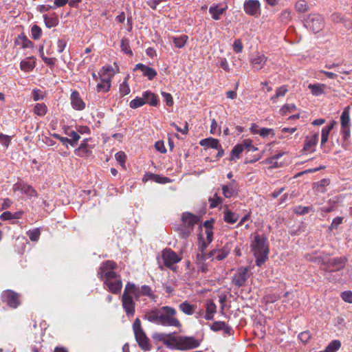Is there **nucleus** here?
<instances>
[{
  "label": "nucleus",
  "mask_w": 352,
  "mask_h": 352,
  "mask_svg": "<svg viewBox=\"0 0 352 352\" xmlns=\"http://www.w3.org/2000/svg\"><path fill=\"white\" fill-rule=\"evenodd\" d=\"M66 134L70 138H69V144L72 146H76L78 141L80 138V135L73 130L67 131Z\"/></svg>",
  "instance_id": "obj_37"
},
{
  "label": "nucleus",
  "mask_w": 352,
  "mask_h": 352,
  "mask_svg": "<svg viewBox=\"0 0 352 352\" xmlns=\"http://www.w3.org/2000/svg\"><path fill=\"white\" fill-rule=\"evenodd\" d=\"M243 151V148L240 144L234 146L231 151L230 160H235L236 159H239L240 157L241 153Z\"/></svg>",
  "instance_id": "obj_40"
},
{
  "label": "nucleus",
  "mask_w": 352,
  "mask_h": 352,
  "mask_svg": "<svg viewBox=\"0 0 352 352\" xmlns=\"http://www.w3.org/2000/svg\"><path fill=\"white\" fill-rule=\"evenodd\" d=\"M135 340L142 350L150 351L152 345L144 331H134Z\"/></svg>",
  "instance_id": "obj_15"
},
{
  "label": "nucleus",
  "mask_w": 352,
  "mask_h": 352,
  "mask_svg": "<svg viewBox=\"0 0 352 352\" xmlns=\"http://www.w3.org/2000/svg\"><path fill=\"white\" fill-rule=\"evenodd\" d=\"M127 80L128 77H126L124 81L120 85L119 90L120 95L122 96L128 95L131 91Z\"/></svg>",
  "instance_id": "obj_46"
},
{
  "label": "nucleus",
  "mask_w": 352,
  "mask_h": 352,
  "mask_svg": "<svg viewBox=\"0 0 352 352\" xmlns=\"http://www.w3.org/2000/svg\"><path fill=\"white\" fill-rule=\"evenodd\" d=\"M161 324L166 327L181 328L182 324L177 318V311L172 307L164 306L161 307Z\"/></svg>",
  "instance_id": "obj_4"
},
{
  "label": "nucleus",
  "mask_w": 352,
  "mask_h": 352,
  "mask_svg": "<svg viewBox=\"0 0 352 352\" xmlns=\"http://www.w3.org/2000/svg\"><path fill=\"white\" fill-rule=\"evenodd\" d=\"M350 107H346L340 116L341 129L340 132L344 140L350 137Z\"/></svg>",
  "instance_id": "obj_8"
},
{
  "label": "nucleus",
  "mask_w": 352,
  "mask_h": 352,
  "mask_svg": "<svg viewBox=\"0 0 352 352\" xmlns=\"http://www.w3.org/2000/svg\"><path fill=\"white\" fill-rule=\"evenodd\" d=\"M104 287L107 288L110 292L117 294L121 292L122 283L120 276L115 278L104 280Z\"/></svg>",
  "instance_id": "obj_13"
},
{
  "label": "nucleus",
  "mask_w": 352,
  "mask_h": 352,
  "mask_svg": "<svg viewBox=\"0 0 352 352\" xmlns=\"http://www.w3.org/2000/svg\"><path fill=\"white\" fill-rule=\"evenodd\" d=\"M243 49V43L241 39H236L233 43V50L236 53H241Z\"/></svg>",
  "instance_id": "obj_58"
},
{
  "label": "nucleus",
  "mask_w": 352,
  "mask_h": 352,
  "mask_svg": "<svg viewBox=\"0 0 352 352\" xmlns=\"http://www.w3.org/2000/svg\"><path fill=\"white\" fill-rule=\"evenodd\" d=\"M268 58L263 54L257 53L253 56L250 62L255 70H261L265 66Z\"/></svg>",
  "instance_id": "obj_18"
},
{
  "label": "nucleus",
  "mask_w": 352,
  "mask_h": 352,
  "mask_svg": "<svg viewBox=\"0 0 352 352\" xmlns=\"http://www.w3.org/2000/svg\"><path fill=\"white\" fill-rule=\"evenodd\" d=\"M305 26L314 33L320 32L324 27V20L319 14H311L305 20Z\"/></svg>",
  "instance_id": "obj_5"
},
{
  "label": "nucleus",
  "mask_w": 352,
  "mask_h": 352,
  "mask_svg": "<svg viewBox=\"0 0 352 352\" xmlns=\"http://www.w3.org/2000/svg\"><path fill=\"white\" fill-rule=\"evenodd\" d=\"M144 103L153 107H156L159 104L158 96L151 91H145L142 93Z\"/></svg>",
  "instance_id": "obj_23"
},
{
  "label": "nucleus",
  "mask_w": 352,
  "mask_h": 352,
  "mask_svg": "<svg viewBox=\"0 0 352 352\" xmlns=\"http://www.w3.org/2000/svg\"><path fill=\"white\" fill-rule=\"evenodd\" d=\"M295 8L298 12H305L308 10L309 6L305 0H298L295 4Z\"/></svg>",
  "instance_id": "obj_45"
},
{
  "label": "nucleus",
  "mask_w": 352,
  "mask_h": 352,
  "mask_svg": "<svg viewBox=\"0 0 352 352\" xmlns=\"http://www.w3.org/2000/svg\"><path fill=\"white\" fill-rule=\"evenodd\" d=\"M144 104H145V103L143 99V96L142 95L141 97L137 96L135 98L132 100L129 103V107L131 109H135L142 107Z\"/></svg>",
  "instance_id": "obj_44"
},
{
  "label": "nucleus",
  "mask_w": 352,
  "mask_h": 352,
  "mask_svg": "<svg viewBox=\"0 0 352 352\" xmlns=\"http://www.w3.org/2000/svg\"><path fill=\"white\" fill-rule=\"evenodd\" d=\"M47 107L43 103H37L34 108V113L39 116H43L47 113Z\"/></svg>",
  "instance_id": "obj_43"
},
{
  "label": "nucleus",
  "mask_w": 352,
  "mask_h": 352,
  "mask_svg": "<svg viewBox=\"0 0 352 352\" xmlns=\"http://www.w3.org/2000/svg\"><path fill=\"white\" fill-rule=\"evenodd\" d=\"M135 69L140 70L143 73V75L146 76L150 80H153L157 76V72L153 68L142 63L137 64Z\"/></svg>",
  "instance_id": "obj_22"
},
{
  "label": "nucleus",
  "mask_w": 352,
  "mask_h": 352,
  "mask_svg": "<svg viewBox=\"0 0 352 352\" xmlns=\"http://www.w3.org/2000/svg\"><path fill=\"white\" fill-rule=\"evenodd\" d=\"M331 21L336 23H343L344 22V16L338 13V12H334L330 16Z\"/></svg>",
  "instance_id": "obj_56"
},
{
  "label": "nucleus",
  "mask_w": 352,
  "mask_h": 352,
  "mask_svg": "<svg viewBox=\"0 0 352 352\" xmlns=\"http://www.w3.org/2000/svg\"><path fill=\"white\" fill-rule=\"evenodd\" d=\"M115 157L116 160L120 164L122 167L125 166L126 155L124 152H118L116 154Z\"/></svg>",
  "instance_id": "obj_59"
},
{
  "label": "nucleus",
  "mask_w": 352,
  "mask_h": 352,
  "mask_svg": "<svg viewBox=\"0 0 352 352\" xmlns=\"http://www.w3.org/2000/svg\"><path fill=\"white\" fill-rule=\"evenodd\" d=\"M137 288L133 283H128L126 285L124 292L129 294V295H136Z\"/></svg>",
  "instance_id": "obj_57"
},
{
  "label": "nucleus",
  "mask_w": 352,
  "mask_h": 352,
  "mask_svg": "<svg viewBox=\"0 0 352 352\" xmlns=\"http://www.w3.org/2000/svg\"><path fill=\"white\" fill-rule=\"evenodd\" d=\"M27 235L32 241H38L40 238L41 231L38 228L30 230L27 232Z\"/></svg>",
  "instance_id": "obj_48"
},
{
  "label": "nucleus",
  "mask_w": 352,
  "mask_h": 352,
  "mask_svg": "<svg viewBox=\"0 0 352 352\" xmlns=\"http://www.w3.org/2000/svg\"><path fill=\"white\" fill-rule=\"evenodd\" d=\"M162 96L164 98V100L168 106H169V107L173 106V99L172 96L170 94L162 91Z\"/></svg>",
  "instance_id": "obj_63"
},
{
  "label": "nucleus",
  "mask_w": 352,
  "mask_h": 352,
  "mask_svg": "<svg viewBox=\"0 0 352 352\" xmlns=\"http://www.w3.org/2000/svg\"><path fill=\"white\" fill-rule=\"evenodd\" d=\"M117 267L116 263L113 261H107L102 263L98 272V277L103 281L115 278L118 275L113 272Z\"/></svg>",
  "instance_id": "obj_6"
},
{
  "label": "nucleus",
  "mask_w": 352,
  "mask_h": 352,
  "mask_svg": "<svg viewBox=\"0 0 352 352\" xmlns=\"http://www.w3.org/2000/svg\"><path fill=\"white\" fill-rule=\"evenodd\" d=\"M1 300L11 308L15 309L20 305L19 295L16 292L7 289L1 295Z\"/></svg>",
  "instance_id": "obj_9"
},
{
  "label": "nucleus",
  "mask_w": 352,
  "mask_h": 352,
  "mask_svg": "<svg viewBox=\"0 0 352 352\" xmlns=\"http://www.w3.org/2000/svg\"><path fill=\"white\" fill-rule=\"evenodd\" d=\"M161 308L154 309L144 314V318L151 322L161 324Z\"/></svg>",
  "instance_id": "obj_20"
},
{
  "label": "nucleus",
  "mask_w": 352,
  "mask_h": 352,
  "mask_svg": "<svg viewBox=\"0 0 352 352\" xmlns=\"http://www.w3.org/2000/svg\"><path fill=\"white\" fill-rule=\"evenodd\" d=\"M182 224L178 228V230L180 236L186 239L193 230L194 226L199 222V218L190 212H186L182 214Z\"/></svg>",
  "instance_id": "obj_3"
},
{
  "label": "nucleus",
  "mask_w": 352,
  "mask_h": 352,
  "mask_svg": "<svg viewBox=\"0 0 352 352\" xmlns=\"http://www.w3.org/2000/svg\"><path fill=\"white\" fill-rule=\"evenodd\" d=\"M288 91V89L287 88V86L285 85H283L278 88L276 89V94L274 96H273L272 98H271V100L273 102H276V100L279 98V97H283L284 96L286 93Z\"/></svg>",
  "instance_id": "obj_39"
},
{
  "label": "nucleus",
  "mask_w": 352,
  "mask_h": 352,
  "mask_svg": "<svg viewBox=\"0 0 352 352\" xmlns=\"http://www.w3.org/2000/svg\"><path fill=\"white\" fill-rule=\"evenodd\" d=\"M116 74L114 69L111 66H105L103 67L102 69L99 72V75L100 77L103 76H106L109 77V80L111 81L112 76Z\"/></svg>",
  "instance_id": "obj_42"
},
{
  "label": "nucleus",
  "mask_w": 352,
  "mask_h": 352,
  "mask_svg": "<svg viewBox=\"0 0 352 352\" xmlns=\"http://www.w3.org/2000/svg\"><path fill=\"white\" fill-rule=\"evenodd\" d=\"M296 109V107L294 104H286L282 107L280 111L282 115H285L287 113L293 112Z\"/></svg>",
  "instance_id": "obj_51"
},
{
  "label": "nucleus",
  "mask_w": 352,
  "mask_h": 352,
  "mask_svg": "<svg viewBox=\"0 0 352 352\" xmlns=\"http://www.w3.org/2000/svg\"><path fill=\"white\" fill-rule=\"evenodd\" d=\"M87 139H85L78 148L76 149L75 153L76 155L86 157L90 154L92 148L87 144Z\"/></svg>",
  "instance_id": "obj_24"
},
{
  "label": "nucleus",
  "mask_w": 352,
  "mask_h": 352,
  "mask_svg": "<svg viewBox=\"0 0 352 352\" xmlns=\"http://www.w3.org/2000/svg\"><path fill=\"white\" fill-rule=\"evenodd\" d=\"M343 218L341 217H337L334 218L331 222V224L329 227V230L332 231L334 229H337L338 226L342 223Z\"/></svg>",
  "instance_id": "obj_55"
},
{
  "label": "nucleus",
  "mask_w": 352,
  "mask_h": 352,
  "mask_svg": "<svg viewBox=\"0 0 352 352\" xmlns=\"http://www.w3.org/2000/svg\"><path fill=\"white\" fill-rule=\"evenodd\" d=\"M347 262L346 256H340L331 258L327 262V267L331 271H338L343 269Z\"/></svg>",
  "instance_id": "obj_17"
},
{
  "label": "nucleus",
  "mask_w": 352,
  "mask_h": 352,
  "mask_svg": "<svg viewBox=\"0 0 352 352\" xmlns=\"http://www.w3.org/2000/svg\"><path fill=\"white\" fill-rule=\"evenodd\" d=\"M260 3L258 0H248L243 8L246 14L250 16H257L261 13Z\"/></svg>",
  "instance_id": "obj_14"
},
{
  "label": "nucleus",
  "mask_w": 352,
  "mask_h": 352,
  "mask_svg": "<svg viewBox=\"0 0 352 352\" xmlns=\"http://www.w3.org/2000/svg\"><path fill=\"white\" fill-rule=\"evenodd\" d=\"M225 10L226 8H219L218 6H212L209 8V12L214 20L220 19L221 15Z\"/></svg>",
  "instance_id": "obj_36"
},
{
  "label": "nucleus",
  "mask_w": 352,
  "mask_h": 352,
  "mask_svg": "<svg viewBox=\"0 0 352 352\" xmlns=\"http://www.w3.org/2000/svg\"><path fill=\"white\" fill-rule=\"evenodd\" d=\"M252 249L256 265L261 266L268 258L269 248L266 239L256 234L252 243Z\"/></svg>",
  "instance_id": "obj_2"
},
{
  "label": "nucleus",
  "mask_w": 352,
  "mask_h": 352,
  "mask_svg": "<svg viewBox=\"0 0 352 352\" xmlns=\"http://www.w3.org/2000/svg\"><path fill=\"white\" fill-rule=\"evenodd\" d=\"M162 258L164 265L168 269L175 271V264L179 263L182 260V256L178 255L170 248H165L162 252Z\"/></svg>",
  "instance_id": "obj_7"
},
{
  "label": "nucleus",
  "mask_w": 352,
  "mask_h": 352,
  "mask_svg": "<svg viewBox=\"0 0 352 352\" xmlns=\"http://www.w3.org/2000/svg\"><path fill=\"white\" fill-rule=\"evenodd\" d=\"M249 271L248 267L239 268L232 276V283L239 287L244 286L250 276Z\"/></svg>",
  "instance_id": "obj_10"
},
{
  "label": "nucleus",
  "mask_w": 352,
  "mask_h": 352,
  "mask_svg": "<svg viewBox=\"0 0 352 352\" xmlns=\"http://www.w3.org/2000/svg\"><path fill=\"white\" fill-rule=\"evenodd\" d=\"M341 346L340 341L338 340H333L331 342L328 346L325 348V352H336L340 349Z\"/></svg>",
  "instance_id": "obj_41"
},
{
  "label": "nucleus",
  "mask_w": 352,
  "mask_h": 352,
  "mask_svg": "<svg viewBox=\"0 0 352 352\" xmlns=\"http://www.w3.org/2000/svg\"><path fill=\"white\" fill-rule=\"evenodd\" d=\"M223 219L227 223H234L239 219V215L229 210H226L224 211Z\"/></svg>",
  "instance_id": "obj_35"
},
{
  "label": "nucleus",
  "mask_w": 352,
  "mask_h": 352,
  "mask_svg": "<svg viewBox=\"0 0 352 352\" xmlns=\"http://www.w3.org/2000/svg\"><path fill=\"white\" fill-rule=\"evenodd\" d=\"M45 24L47 28H51L58 25V20L56 18L48 17L46 14L43 16Z\"/></svg>",
  "instance_id": "obj_50"
},
{
  "label": "nucleus",
  "mask_w": 352,
  "mask_h": 352,
  "mask_svg": "<svg viewBox=\"0 0 352 352\" xmlns=\"http://www.w3.org/2000/svg\"><path fill=\"white\" fill-rule=\"evenodd\" d=\"M148 177L151 179L159 184H166L169 183L170 182V179L168 177H162L156 174L151 173L148 175Z\"/></svg>",
  "instance_id": "obj_47"
},
{
  "label": "nucleus",
  "mask_w": 352,
  "mask_h": 352,
  "mask_svg": "<svg viewBox=\"0 0 352 352\" xmlns=\"http://www.w3.org/2000/svg\"><path fill=\"white\" fill-rule=\"evenodd\" d=\"M342 299L348 303H352V292L351 291H345L341 294Z\"/></svg>",
  "instance_id": "obj_60"
},
{
  "label": "nucleus",
  "mask_w": 352,
  "mask_h": 352,
  "mask_svg": "<svg viewBox=\"0 0 352 352\" xmlns=\"http://www.w3.org/2000/svg\"><path fill=\"white\" fill-rule=\"evenodd\" d=\"M100 80L102 82L98 84V91H102L104 92L108 91L111 87V81L109 80V77L103 76L102 77H100Z\"/></svg>",
  "instance_id": "obj_34"
},
{
  "label": "nucleus",
  "mask_w": 352,
  "mask_h": 352,
  "mask_svg": "<svg viewBox=\"0 0 352 352\" xmlns=\"http://www.w3.org/2000/svg\"><path fill=\"white\" fill-rule=\"evenodd\" d=\"M188 36L183 34L177 37H173V41L175 45L178 48H182L188 41Z\"/></svg>",
  "instance_id": "obj_38"
},
{
  "label": "nucleus",
  "mask_w": 352,
  "mask_h": 352,
  "mask_svg": "<svg viewBox=\"0 0 352 352\" xmlns=\"http://www.w3.org/2000/svg\"><path fill=\"white\" fill-rule=\"evenodd\" d=\"M12 190L14 192L19 191L21 194H25L27 197H36L38 194L36 190L30 185L26 183L19 181L14 184L12 187Z\"/></svg>",
  "instance_id": "obj_12"
},
{
  "label": "nucleus",
  "mask_w": 352,
  "mask_h": 352,
  "mask_svg": "<svg viewBox=\"0 0 352 352\" xmlns=\"http://www.w3.org/2000/svg\"><path fill=\"white\" fill-rule=\"evenodd\" d=\"M217 306L212 300H208L206 304V320H212L214 314L216 313Z\"/></svg>",
  "instance_id": "obj_27"
},
{
  "label": "nucleus",
  "mask_w": 352,
  "mask_h": 352,
  "mask_svg": "<svg viewBox=\"0 0 352 352\" xmlns=\"http://www.w3.org/2000/svg\"><path fill=\"white\" fill-rule=\"evenodd\" d=\"M243 148V150H247L248 151H251V146H252V140L250 139H245L240 144Z\"/></svg>",
  "instance_id": "obj_64"
},
{
  "label": "nucleus",
  "mask_w": 352,
  "mask_h": 352,
  "mask_svg": "<svg viewBox=\"0 0 352 352\" xmlns=\"http://www.w3.org/2000/svg\"><path fill=\"white\" fill-rule=\"evenodd\" d=\"M71 104L72 107L78 111L83 110L85 107V104L80 97V95L78 91H74L71 94Z\"/></svg>",
  "instance_id": "obj_19"
},
{
  "label": "nucleus",
  "mask_w": 352,
  "mask_h": 352,
  "mask_svg": "<svg viewBox=\"0 0 352 352\" xmlns=\"http://www.w3.org/2000/svg\"><path fill=\"white\" fill-rule=\"evenodd\" d=\"M229 327L226 325L224 322H215L211 327V330H229Z\"/></svg>",
  "instance_id": "obj_53"
},
{
  "label": "nucleus",
  "mask_w": 352,
  "mask_h": 352,
  "mask_svg": "<svg viewBox=\"0 0 352 352\" xmlns=\"http://www.w3.org/2000/svg\"><path fill=\"white\" fill-rule=\"evenodd\" d=\"M141 293L144 296H147L148 297H153V294L152 292L151 288L148 285H142L141 287Z\"/></svg>",
  "instance_id": "obj_62"
},
{
  "label": "nucleus",
  "mask_w": 352,
  "mask_h": 352,
  "mask_svg": "<svg viewBox=\"0 0 352 352\" xmlns=\"http://www.w3.org/2000/svg\"><path fill=\"white\" fill-rule=\"evenodd\" d=\"M319 140V135L315 133L310 137H307L305 141L303 149L308 153H313L315 151V146Z\"/></svg>",
  "instance_id": "obj_21"
},
{
  "label": "nucleus",
  "mask_w": 352,
  "mask_h": 352,
  "mask_svg": "<svg viewBox=\"0 0 352 352\" xmlns=\"http://www.w3.org/2000/svg\"><path fill=\"white\" fill-rule=\"evenodd\" d=\"M22 214H23L22 211H18V212H16L14 213H12L10 211H6L0 215V219L2 221L17 219H20L21 217Z\"/></svg>",
  "instance_id": "obj_32"
},
{
  "label": "nucleus",
  "mask_w": 352,
  "mask_h": 352,
  "mask_svg": "<svg viewBox=\"0 0 352 352\" xmlns=\"http://www.w3.org/2000/svg\"><path fill=\"white\" fill-rule=\"evenodd\" d=\"M298 338L303 343H306L310 339L311 336L309 334V331H301L298 336Z\"/></svg>",
  "instance_id": "obj_61"
},
{
  "label": "nucleus",
  "mask_w": 352,
  "mask_h": 352,
  "mask_svg": "<svg viewBox=\"0 0 352 352\" xmlns=\"http://www.w3.org/2000/svg\"><path fill=\"white\" fill-rule=\"evenodd\" d=\"M222 198L219 197L217 193L214 194L213 197H210L208 199V201L210 203V207L211 208H214L217 207L219 204L222 203Z\"/></svg>",
  "instance_id": "obj_49"
},
{
  "label": "nucleus",
  "mask_w": 352,
  "mask_h": 352,
  "mask_svg": "<svg viewBox=\"0 0 352 352\" xmlns=\"http://www.w3.org/2000/svg\"><path fill=\"white\" fill-rule=\"evenodd\" d=\"M336 122H332L330 124L322 128L321 133V145H324L327 142L329 133L333 128Z\"/></svg>",
  "instance_id": "obj_33"
},
{
  "label": "nucleus",
  "mask_w": 352,
  "mask_h": 352,
  "mask_svg": "<svg viewBox=\"0 0 352 352\" xmlns=\"http://www.w3.org/2000/svg\"><path fill=\"white\" fill-rule=\"evenodd\" d=\"M199 144L205 148H212L214 149L221 148V144L217 139L213 138H208L201 140Z\"/></svg>",
  "instance_id": "obj_26"
},
{
  "label": "nucleus",
  "mask_w": 352,
  "mask_h": 352,
  "mask_svg": "<svg viewBox=\"0 0 352 352\" xmlns=\"http://www.w3.org/2000/svg\"><path fill=\"white\" fill-rule=\"evenodd\" d=\"M308 88L311 94L315 96H319L324 94L325 85L324 84H309Z\"/></svg>",
  "instance_id": "obj_30"
},
{
  "label": "nucleus",
  "mask_w": 352,
  "mask_h": 352,
  "mask_svg": "<svg viewBox=\"0 0 352 352\" xmlns=\"http://www.w3.org/2000/svg\"><path fill=\"white\" fill-rule=\"evenodd\" d=\"M122 307L128 316H133L135 313V302L132 296L124 292L122 296Z\"/></svg>",
  "instance_id": "obj_16"
},
{
  "label": "nucleus",
  "mask_w": 352,
  "mask_h": 352,
  "mask_svg": "<svg viewBox=\"0 0 352 352\" xmlns=\"http://www.w3.org/2000/svg\"><path fill=\"white\" fill-rule=\"evenodd\" d=\"M258 134L263 138H267L270 135H271L272 137H274L275 135L274 130L272 129L269 128L261 129Z\"/></svg>",
  "instance_id": "obj_54"
},
{
  "label": "nucleus",
  "mask_w": 352,
  "mask_h": 352,
  "mask_svg": "<svg viewBox=\"0 0 352 352\" xmlns=\"http://www.w3.org/2000/svg\"><path fill=\"white\" fill-rule=\"evenodd\" d=\"M230 252V248H229L227 243L221 249H214L209 253L204 256V260L211 259V261H222L226 258Z\"/></svg>",
  "instance_id": "obj_11"
},
{
  "label": "nucleus",
  "mask_w": 352,
  "mask_h": 352,
  "mask_svg": "<svg viewBox=\"0 0 352 352\" xmlns=\"http://www.w3.org/2000/svg\"><path fill=\"white\" fill-rule=\"evenodd\" d=\"M153 339L162 342L168 348L179 351H188L199 346L201 340L192 336H178L173 333L168 334L155 333Z\"/></svg>",
  "instance_id": "obj_1"
},
{
  "label": "nucleus",
  "mask_w": 352,
  "mask_h": 352,
  "mask_svg": "<svg viewBox=\"0 0 352 352\" xmlns=\"http://www.w3.org/2000/svg\"><path fill=\"white\" fill-rule=\"evenodd\" d=\"M330 184L329 179H322L320 181L314 184V188L318 193H324L326 192V187Z\"/></svg>",
  "instance_id": "obj_29"
},
{
  "label": "nucleus",
  "mask_w": 352,
  "mask_h": 352,
  "mask_svg": "<svg viewBox=\"0 0 352 352\" xmlns=\"http://www.w3.org/2000/svg\"><path fill=\"white\" fill-rule=\"evenodd\" d=\"M42 30L37 25H34L31 28L32 37L34 40L38 39L41 36Z\"/></svg>",
  "instance_id": "obj_52"
},
{
  "label": "nucleus",
  "mask_w": 352,
  "mask_h": 352,
  "mask_svg": "<svg viewBox=\"0 0 352 352\" xmlns=\"http://www.w3.org/2000/svg\"><path fill=\"white\" fill-rule=\"evenodd\" d=\"M34 67L35 63L32 57L28 58L26 60H23L20 63V67L21 70L26 72L32 71Z\"/></svg>",
  "instance_id": "obj_31"
},
{
  "label": "nucleus",
  "mask_w": 352,
  "mask_h": 352,
  "mask_svg": "<svg viewBox=\"0 0 352 352\" xmlns=\"http://www.w3.org/2000/svg\"><path fill=\"white\" fill-rule=\"evenodd\" d=\"M179 308L184 314L190 316L195 313L197 306L190 304L188 301H184L179 304Z\"/></svg>",
  "instance_id": "obj_28"
},
{
  "label": "nucleus",
  "mask_w": 352,
  "mask_h": 352,
  "mask_svg": "<svg viewBox=\"0 0 352 352\" xmlns=\"http://www.w3.org/2000/svg\"><path fill=\"white\" fill-rule=\"evenodd\" d=\"M222 192L225 197L230 198L237 195V189L234 181L222 186Z\"/></svg>",
  "instance_id": "obj_25"
}]
</instances>
